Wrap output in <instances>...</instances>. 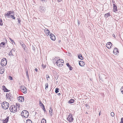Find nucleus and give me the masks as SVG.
<instances>
[{"mask_svg": "<svg viewBox=\"0 0 123 123\" xmlns=\"http://www.w3.org/2000/svg\"><path fill=\"white\" fill-rule=\"evenodd\" d=\"M14 12L13 11H9L7 12V13L5 14V16H7L9 18H11L12 19L15 20V18L14 16Z\"/></svg>", "mask_w": 123, "mask_h": 123, "instance_id": "1", "label": "nucleus"}, {"mask_svg": "<svg viewBox=\"0 0 123 123\" xmlns=\"http://www.w3.org/2000/svg\"><path fill=\"white\" fill-rule=\"evenodd\" d=\"M21 115L22 117L25 118H27L29 115L28 111L26 110L22 111L21 112Z\"/></svg>", "mask_w": 123, "mask_h": 123, "instance_id": "2", "label": "nucleus"}, {"mask_svg": "<svg viewBox=\"0 0 123 123\" xmlns=\"http://www.w3.org/2000/svg\"><path fill=\"white\" fill-rule=\"evenodd\" d=\"M1 106L3 109H6L9 107V104L8 102L4 101L2 103Z\"/></svg>", "mask_w": 123, "mask_h": 123, "instance_id": "3", "label": "nucleus"}, {"mask_svg": "<svg viewBox=\"0 0 123 123\" xmlns=\"http://www.w3.org/2000/svg\"><path fill=\"white\" fill-rule=\"evenodd\" d=\"M17 107L14 105H11L9 108L10 111L13 113L17 111Z\"/></svg>", "mask_w": 123, "mask_h": 123, "instance_id": "4", "label": "nucleus"}, {"mask_svg": "<svg viewBox=\"0 0 123 123\" xmlns=\"http://www.w3.org/2000/svg\"><path fill=\"white\" fill-rule=\"evenodd\" d=\"M60 62L61 63H63L64 61L62 60L59 59V60L56 62H55L56 63L57 65L59 67H61L63 65L62 64H60Z\"/></svg>", "mask_w": 123, "mask_h": 123, "instance_id": "5", "label": "nucleus"}, {"mask_svg": "<svg viewBox=\"0 0 123 123\" xmlns=\"http://www.w3.org/2000/svg\"><path fill=\"white\" fill-rule=\"evenodd\" d=\"M67 120L69 122H71L73 121L74 119L72 117V114L71 113H69V115L67 118Z\"/></svg>", "mask_w": 123, "mask_h": 123, "instance_id": "6", "label": "nucleus"}, {"mask_svg": "<svg viewBox=\"0 0 123 123\" xmlns=\"http://www.w3.org/2000/svg\"><path fill=\"white\" fill-rule=\"evenodd\" d=\"M13 96L11 93H7L6 95V98H9L10 101L13 100Z\"/></svg>", "mask_w": 123, "mask_h": 123, "instance_id": "7", "label": "nucleus"}, {"mask_svg": "<svg viewBox=\"0 0 123 123\" xmlns=\"http://www.w3.org/2000/svg\"><path fill=\"white\" fill-rule=\"evenodd\" d=\"M7 63L6 59L5 58H3L2 60L1 64L2 66H5L6 65Z\"/></svg>", "mask_w": 123, "mask_h": 123, "instance_id": "8", "label": "nucleus"}, {"mask_svg": "<svg viewBox=\"0 0 123 123\" xmlns=\"http://www.w3.org/2000/svg\"><path fill=\"white\" fill-rule=\"evenodd\" d=\"M20 88L23 93L25 94L27 93V90L25 86H20Z\"/></svg>", "mask_w": 123, "mask_h": 123, "instance_id": "9", "label": "nucleus"}, {"mask_svg": "<svg viewBox=\"0 0 123 123\" xmlns=\"http://www.w3.org/2000/svg\"><path fill=\"white\" fill-rule=\"evenodd\" d=\"M105 76H106L105 74H101L99 75V77L100 79L102 80H103L104 79H106L107 78Z\"/></svg>", "mask_w": 123, "mask_h": 123, "instance_id": "10", "label": "nucleus"}, {"mask_svg": "<svg viewBox=\"0 0 123 123\" xmlns=\"http://www.w3.org/2000/svg\"><path fill=\"white\" fill-rule=\"evenodd\" d=\"M117 9L116 4H114L113 5V11L114 12H116L117 11Z\"/></svg>", "mask_w": 123, "mask_h": 123, "instance_id": "11", "label": "nucleus"}, {"mask_svg": "<svg viewBox=\"0 0 123 123\" xmlns=\"http://www.w3.org/2000/svg\"><path fill=\"white\" fill-rule=\"evenodd\" d=\"M50 36V39L51 40L53 41H55V37L53 34L51 33Z\"/></svg>", "mask_w": 123, "mask_h": 123, "instance_id": "12", "label": "nucleus"}, {"mask_svg": "<svg viewBox=\"0 0 123 123\" xmlns=\"http://www.w3.org/2000/svg\"><path fill=\"white\" fill-rule=\"evenodd\" d=\"M44 31L46 35L47 36L49 35L50 34V32L49 30L45 28L44 30Z\"/></svg>", "mask_w": 123, "mask_h": 123, "instance_id": "13", "label": "nucleus"}, {"mask_svg": "<svg viewBox=\"0 0 123 123\" xmlns=\"http://www.w3.org/2000/svg\"><path fill=\"white\" fill-rule=\"evenodd\" d=\"M40 11L41 12L44 13L45 12L46 9L44 7L41 6L40 7Z\"/></svg>", "mask_w": 123, "mask_h": 123, "instance_id": "14", "label": "nucleus"}, {"mask_svg": "<svg viewBox=\"0 0 123 123\" xmlns=\"http://www.w3.org/2000/svg\"><path fill=\"white\" fill-rule=\"evenodd\" d=\"M18 99L19 101L23 102L24 101V98L22 96H20L18 98Z\"/></svg>", "mask_w": 123, "mask_h": 123, "instance_id": "15", "label": "nucleus"}, {"mask_svg": "<svg viewBox=\"0 0 123 123\" xmlns=\"http://www.w3.org/2000/svg\"><path fill=\"white\" fill-rule=\"evenodd\" d=\"M107 47L108 49H110L111 48V46L112 45V43L111 42H109L107 43Z\"/></svg>", "mask_w": 123, "mask_h": 123, "instance_id": "16", "label": "nucleus"}, {"mask_svg": "<svg viewBox=\"0 0 123 123\" xmlns=\"http://www.w3.org/2000/svg\"><path fill=\"white\" fill-rule=\"evenodd\" d=\"M79 64L81 66H83L85 64V63L83 61H80L79 62Z\"/></svg>", "mask_w": 123, "mask_h": 123, "instance_id": "17", "label": "nucleus"}, {"mask_svg": "<svg viewBox=\"0 0 123 123\" xmlns=\"http://www.w3.org/2000/svg\"><path fill=\"white\" fill-rule=\"evenodd\" d=\"M116 54V55L117 54V53H119V51L118 49L116 48H115L113 51V53L114 54Z\"/></svg>", "mask_w": 123, "mask_h": 123, "instance_id": "18", "label": "nucleus"}, {"mask_svg": "<svg viewBox=\"0 0 123 123\" xmlns=\"http://www.w3.org/2000/svg\"><path fill=\"white\" fill-rule=\"evenodd\" d=\"M9 119V117H7L4 120H3V123H7Z\"/></svg>", "mask_w": 123, "mask_h": 123, "instance_id": "19", "label": "nucleus"}, {"mask_svg": "<svg viewBox=\"0 0 123 123\" xmlns=\"http://www.w3.org/2000/svg\"><path fill=\"white\" fill-rule=\"evenodd\" d=\"M3 89L4 92H8L10 91V90H8L4 86H3Z\"/></svg>", "mask_w": 123, "mask_h": 123, "instance_id": "20", "label": "nucleus"}, {"mask_svg": "<svg viewBox=\"0 0 123 123\" xmlns=\"http://www.w3.org/2000/svg\"><path fill=\"white\" fill-rule=\"evenodd\" d=\"M111 16V14L110 12H108L105 14L104 17L105 18H107L110 17Z\"/></svg>", "mask_w": 123, "mask_h": 123, "instance_id": "21", "label": "nucleus"}, {"mask_svg": "<svg viewBox=\"0 0 123 123\" xmlns=\"http://www.w3.org/2000/svg\"><path fill=\"white\" fill-rule=\"evenodd\" d=\"M67 66L69 68V69L70 70H72L73 68L70 66L69 63H67L66 64Z\"/></svg>", "mask_w": 123, "mask_h": 123, "instance_id": "22", "label": "nucleus"}, {"mask_svg": "<svg viewBox=\"0 0 123 123\" xmlns=\"http://www.w3.org/2000/svg\"><path fill=\"white\" fill-rule=\"evenodd\" d=\"M78 58L81 59V60H82L83 59V58L82 57L81 54H79V55H78Z\"/></svg>", "mask_w": 123, "mask_h": 123, "instance_id": "23", "label": "nucleus"}, {"mask_svg": "<svg viewBox=\"0 0 123 123\" xmlns=\"http://www.w3.org/2000/svg\"><path fill=\"white\" fill-rule=\"evenodd\" d=\"M6 44V43L5 42H2L1 43H0V47H2L4 48V46Z\"/></svg>", "mask_w": 123, "mask_h": 123, "instance_id": "24", "label": "nucleus"}, {"mask_svg": "<svg viewBox=\"0 0 123 123\" xmlns=\"http://www.w3.org/2000/svg\"><path fill=\"white\" fill-rule=\"evenodd\" d=\"M74 100L72 99H71L68 101V103L69 104H72L74 102Z\"/></svg>", "mask_w": 123, "mask_h": 123, "instance_id": "25", "label": "nucleus"}, {"mask_svg": "<svg viewBox=\"0 0 123 123\" xmlns=\"http://www.w3.org/2000/svg\"><path fill=\"white\" fill-rule=\"evenodd\" d=\"M17 20H18V24L19 25L20 24V22L21 21V20L20 18V17L18 18Z\"/></svg>", "mask_w": 123, "mask_h": 123, "instance_id": "26", "label": "nucleus"}, {"mask_svg": "<svg viewBox=\"0 0 123 123\" xmlns=\"http://www.w3.org/2000/svg\"><path fill=\"white\" fill-rule=\"evenodd\" d=\"M50 110H49V112L50 114V116H52V109L51 108V107H50Z\"/></svg>", "mask_w": 123, "mask_h": 123, "instance_id": "27", "label": "nucleus"}, {"mask_svg": "<svg viewBox=\"0 0 123 123\" xmlns=\"http://www.w3.org/2000/svg\"><path fill=\"white\" fill-rule=\"evenodd\" d=\"M45 89L47 90L48 87V83H46L45 84Z\"/></svg>", "mask_w": 123, "mask_h": 123, "instance_id": "28", "label": "nucleus"}, {"mask_svg": "<svg viewBox=\"0 0 123 123\" xmlns=\"http://www.w3.org/2000/svg\"><path fill=\"white\" fill-rule=\"evenodd\" d=\"M41 123H46V120L45 119L43 118L42 120Z\"/></svg>", "mask_w": 123, "mask_h": 123, "instance_id": "29", "label": "nucleus"}, {"mask_svg": "<svg viewBox=\"0 0 123 123\" xmlns=\"http://www.w3.org/2000/svg\"><path fill=\"white\" fill-rule=\"evenodd\" d=\"M26 123H32V122L30 120L28 119L26 120Z\"/></svg>", "mask_w": 123, "mask_h": 123, "instance_id": "30", "label": "nucleus"}, {"mask_svg": "<svg viewBox=\"0 0 123 123\" xmlns=\"http://www.w3.org/2000/svg\"><path fill=\"white\" fill-rule=\"evenodd\" d=\"M39 104L40 105V106L41 107H42V106H44L42 103L40 101H39Z\"/></svg>", "mask_w": 123, "mask_h": 123, "instance_id": "31", "label": "nucleus"}, {"mask_svg": "<svg viewBox=\"0 0 123 123\" xmlns=\"http://www.w3.org/2000/svg\"><path fill=\"white\" fill-rule=\"evenodd\" d=\"M59 89L58 88H56L55 89V92L56 93H58L59 92Z\"/></svg>", "mask_w": 123, "mask_h": 123, "instance_id": "32", "label": "nucleus"}, {"mask_svg": "<svg viewBox=\"0 0 123 123\" xmlns=\"http://www.w3.org/2000/svg\"><path fill=\"white\" fill-rule=\"evenodd\" d=\"M4 69H0V73L1 74H2L4 72Z\"/></svg>", "mask_w": 123, "mask_h": 123, "instance_id": "33", "label": "nucleus"}, {"mask_svg": "<svg viewBox=\"0 0 123 123\" xmlns=\"http://www.w3.org/2000/svg\"><path fill=\"white\" fill-rule=\"evenodd\" d=\"M36 46L35 45L32 46V49L35 52V47Z\"/></svg>", "mask_w": 123, "mask_h": 123, "instance_id": "34", "label": "nucleus"}, {"mask_svg": "<svg viewBox=\"0 0 123 123\" xmlns=\"http://www.w3.org/2000/svg\"><path fill=\"white\" fill-rule=\"evenodd\" d=\"M3 24L2 23V19L0 18V25L2 26L3 25Z\"/></svg>", "mask_w": 123, "mask_h": 123, "instance_id": "35", "label": "nucleus"}, {"mask_svg": "<svg viewBox=\"0 0 123 123\" xmlns=\"http://www.w3.org/2000/svg\"><path fill=\"white\" fill-rule=\"evenodd\" d=\"M26 76L27 78H28V79H29V74H28V72L26 71Z\"/></svg>", "mask_w": 123, "mask_h": 123, "instance_id": "36", "label": "nucleus"}, {"mask_svg": "<svg viewBox=\"0 0 123 123\" xmlns=\"http://www.w3.org/2000/svg\"><path fill=\"white\" fill-rule=\"evenodd\" d=\"M85 106L87 107V108L88 109H89L90 108V106L88 105V104H85Z\"/></svg>", "mask_w": 123, "mask_h": 123, "instance_id": "37", "label": "nucleus"}, {"mask_svg": "<svg viewBox=\"0 0 123 123\" xmlns=\"http://www.w3.org/2000/svg\"><path fill=\"white\" fill-rule=\"evenodd\" d=\"M42 67L43 68V69L45 68L46 67V66L44 65L43 64H42Z\"/></svg>", "mask_w": 123, "mask_h": 123, "instance_id": "38", "label": "nucleus"}, {"mask_svg": "<svg viewBox=\"0 0 123 123\" xmlns=\"http://www.w3.org/2000/svg\"><path fill=\"white\" fill-rule=\"evenodd\" d=\"M8 55H13L12 53V50H11V51L9 53V54Z\"/></svg>", "mask_w": 123, "mask_h": 123, "instance_id": "39", "label": "nucleus"}, {"mask_svg": "<svg viewBox=\"0 0 123 123\" xmlns=\"http://www.w3.org/2000/svg\"><path fill=\"white\" fill-rule=\"evenodd\" d=\"M9 39L10 41L12 43H15L14 41L11 38H10Z\"/></svg>", "mask_w": 123, "mask_h": 123, "instance_id": "40", "label": "nucleus"}, {"mask_svg": "<svg viewBox=\"0 0 123 123\" xmlns=\"http://www.w3.org/2000/svg\"><path fill=\"white\" fill-rule=\"evenodd\" d=\"M25 102L26 104H27L29 103V101H28V100H25Z\"/></svg>", "mask_w": 123, "mask_h": 123, "instance_id": "41", "label": "nucleus"}, {"mask_svg": "<svg viewBox=\"0 0 123 123\" xmlns=\"http://www.w3.org/2000/svg\"><path fill=\"white\" fill-rule=\"evenodd\" d=\"M120 90L122 94H123V86L121 88Z\"/></svg>", "mask_w": 123, "mask_h": 123, "instance_id": "42", "label": "nucleus"}, {"mask_svg": "<svg viewBox=\"0 0 123 123\" xmlns=\"http://www.w3.org/2000/svg\"><path fill=\"white\" fill-rule=\"evenodd\" d=\"M111 115L113 117L114 115V114L113 112H112L111 113Z\"/></svg>", "mask_w": 123, "mask_h": 123, "instance_id": "43", "label": "nucleus"}, {"mask_svg": "<svg viewBox=\"0 0 123 123\" xmlns=\"http://www.w3.org/2000/svg\"><path fill=\"white\" fill-rule=\"evenodd\" d=\"M58 57L57 58L56 57H55V59H53V60H55L56 61L55 62H56L57 60H58L59 59H58Z\"/></svg>", "mask_w": 123, "mask_h": 123, "instance_id": "44", "label": "nucleus"}, {"mask_svg": "<svg viewBox=\"0 0 123 123\" xmlns=\"http://www.w3.org/2000/svg\"><path fill=\"white\" fill-rule=\"evenodd\" d=\"M9 79L11 80H12L13 79L12 77L11 76H9Z\"/></svg>", "mask_w": 123, "mask_h": 123, "instance_id": "45", "label": "nucleus"}, {"mask_svg": "<svg viewBox=\"0 0 123 123\" xmlns=\"http://www.w3.org/2000/svg\"><path fill=\"white\" fill-rule=\"evenodd\" d=\"M21 46H22L23 48H24V47H26V46L24 43L23 44H22Z\"/></svg>", "mask_w": 123, "mask_h": 123, "instance_id": "46", "label": "nucleus"}, {"mask_svg": "<svg viewBox=\"0 0 123 123\" xmlns=\"http://www.w3.org/2000/svg\"><path fill=\"white\" fill-rule=\"evenodd\" d=\"M46 77L47 78V80H48V78H49V76L48 75H46Z\"/></svg>", "mask_w": 123, "mask_h": 123, "instance_id": "47", "label": "nucleus"}, {"mask_svg": "<svg viewBox=\"0 0 123 123\" xmlns=\"http://www.w3.org/2000/svg\"><path fill=\"white\" fill-rule=\"evenodd\" d=\"M120 123H123V117L121 118V121Z\"/></svg>", "mask_w": 123, "mask_h": 123, "instance_id": "48", "label": "nucleus"}, {"mask_svg": "<svg viewBox=\"0 0 123 123\" xmlns=\"http://www.w3.org/2000/svg\"><path fill=\"white\" fill-rule=\"evenodd\" d=\"M42 109L43 110H45V108L44 106H42Z\"/></svg>", "mask_w": 123, "mask_h": 123, "instance_id": "49", "label": "nucleus"}, {"mask_svg": "<svg viewBox=\"0 0 123 123\" xmlns=\"http://www.w3.org/2000/svg\"><path fill=\"white\" fill-rule=\"evenodd\" d=\"M78 25L79 26L80 24V21H79L78 19Z\"/></svg>", "mask_w": 123, "mask_h": 123, "instance_id": "50", "label": "nucleus"}, {"mask_svg": "<svg viewBox=\"0 0 123 123\" xmlns=\"http://www.w3.org/2000/svg\"><path fill=\"white\" fill-rule=\"evenodd\" d=\"M112 3L113 4V5L114 4H116L115 3V1H114V0H112Z\"/></svg>", "mask_w": 123, "mask_h": 123, "instance_id": "51", "label": "nucleus"}, {"mask_svg": "<svg viewBox=\"0 0 123 123\" xmlns=\"http://www.w3.org/2000/svg\"><path fill=\"white\" fill-rule=\"evenodd\" d=\"M34 70L36 72H37L38 71V69L37 68H35L34 69Z\"/></svg>", "mask_w": 123, "mask_h": 123, "instance_id": "52", "label": "nucleus"}, {"mask_svg": "<svg viewBox=\"0 0 123 123\" xmlns=\"http://www.w3.org/2000/svg\"><path fill=\"white\" fill-rule=\"evenodd\" d=\"M11 50H12L13 51H15L16 50V49L14 48H12Z\"/></svg>", "mask_w": 123, "mask_h": 123, "instance_id": "53", "label": "nucleus"}, {"mask_svg": "<svg viewBox=\"0 0 123 123\" xmlns=\"http://www.w3.org/2000/svg\"><path fill=\"white\" fill-rule=\"evenodd\" d=\"M20 43L21 45H22V44H23L24 43L22 42H20Z\"/></svg>", "mask_w": 123, "mask_h": 123, "instance_id": "54", "label": "nucleus"}, {"mask_svg": "<svg viewBox=\"0 0 123 123\" xmlns=\"http://www.w3.org/2000/svg\"><path fill=\"white\" fill-rule=\"evenodd\" d=\"M112 36L114 37H115V36L114 34H112Z\"/></svg>", "mask_w": 123, "mask_h": 123, "instance_id": "55", "label": "nucleus"}, {"mask_svg": "<svg viewBox=\"0 0 123 123\" xmlns=\"http://www.w3.org/2000/svg\"><path fill=\"white\" fill-rule=\"evenodd\" d=\"M25 70L26 71H26L28 72V70L27 69V68H25Z\"/></svg>", "mask_w": 123, "mask_h": 123, "instance_id": "56", "label": "nucleus"}, {"mask_svg": "<svg viewBox=\"0 0 123 123\" xmlns=\"http://www.w3.org/2000/svg\"><path fill=\"white\" fill-rule=\"evenodd\" d=\"M44 111V112L45 113H47V111L45 109V110H43Z\"/></svg>", "mask_w": 123, "mask_h": 123, "instance_id": "57", "label": "nucleus"}, {"mask_svg": "<svg viewBox=\"0 0 123 123\" xmlns=\"http://www.w3.org/2000/svg\"><path fill=\"white\" fill-rule=\"evenodd\" d=\"M57 95L59 96L61 95V94L60 93H59L57 94Z\"/></svg>", "mask_w": 123, "mask_h": 123, "instance_id": "58", "label": "nucleus"}, {"mask_svg": "<svg viewBox=\"0 0 123 123\" xmlns=\"http://www.w3.org/2000/svg\"><path fill=\"white\" fill-rule=\"evenodd\" d=\"M62 0H58L57 1L58 2H60Z\"/></svg>", "mask_w": 123, "mask_h": 123, "instance_id": "59", "label": "nucleus"}, {"mask_svg": "<svg viewBox=\"0 0 123 123\" xmlns=\"http://www.w3.org/2000/svg\"><path fill=\"white\" fill-rule=\"evenodd\" d=\"M101 111H100L99 112V116H100V114H101Z\"/></svg>", "mask_w": 123, "mask_h": 123, "instance_id": "60", "label": "nucleus"}, {"mask_svg": "<svg viewBox=\"0 0 123 123\" xmlns=\"http://www.w3.org/2000/svg\"><path fill=\"white\" fill-rule=\"evenodd\" d=\"M24 49V50H25V51H26V49H25V47H24V48H23Z\"/></svg>", "mask_w": 123, "mask_h": 123, "instance_id": "61", "label": "nucleus"}, {"mask_svg": "<svg viewBox=\"0 0 123 123\" xmlns=\"http://www.w3.org/2000/svg\"><path fill=\"white\" fill-rule=\"evenodd\" d=\"M17 104H16V105H17V106H18V107H19V106H20V105H19V106H18V105H17Z\"/></svg>", "mask_w": 123, "mask_h": 123, "instance_id": "62", "label": "nucleus"}, {"mask_svg": "<svg viewBox=\"0 0 123 123\" xmlns=\"http://www.w3.org/2000/svg\"><path fill=\"white\" fill-rule=\"evenodd\" d=\"M6 41H6V43L7 42V40L6 39Z\"/></svg>", "mask_w": 123, "mask_h": 123, "instance_id": "63", "label": "nucleus"}, {"mask_svg": "<svg viewBox=\"0 0 123 123\" xmlns=\"http://www.w3.org/2000/svg\"><path fill=\"white\" fill-rule=\"evenodd\" d=\"M18 16L17 17H19V15H18Z\"/></svg>", "mask_w": 123, "mask_h": 123, "instance_id": "64", "label": "nucleus"}]
</instances>
